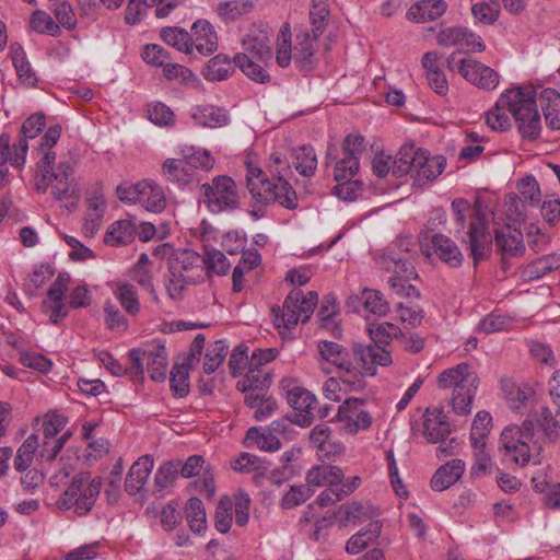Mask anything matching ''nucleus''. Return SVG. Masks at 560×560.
Returning <instances> with one entry per match:
<instances>
[{
    "instance_id": "1",
    "label": "nucleus",
    "mask_w": 560,
    "mask_h": 560,
    "mask_svg": "<svg viewBox=\"0 0 560 560\" xmlns=\"http://www.w3.org/2000/svg\"><path fill=\"white\" fill-rule=\"evenodd\" d=\"M560 438V409L552 416L551 411L541 408L537 423L533 420H524L522 425L506 427L500 436V448L505 456L522 466L530 460L540 463L539 454L545 440L556 442Z\"/></svg>"
},
{
    "instance_id": "2",
    "label": "nucleus",
    "mask_w": 560,
    "mask_h": 560,
    "mask_svg": "<svg viewBox=\"0 0 560 560\" xmlns=\"http://www.w3.org/2000/svg\"><path fill=\"white\" fill-rule=\"evenodd\" d=\"M536 92L532 86H518L501 94L494 107L487 112L486 122L494 131L511 127L510 113L524 139L536 140L541 131L540 115L536 105Z\"/></svg>"
},
{
    "instance_id": "3",
    "label": "nucleus",
    "mask_w": 560,
    "mask_h": 560,
    "mask_svg": "<svg viewBox=\"0 0 560 560\" xmlns=\"http://www.w3.org/2000/svg\"><path fill=\"white\" fill-rule=\"evenodd\" d=\"M451 207L457 233L462 234V243L467 245L474 264L477 265L489 256L492 246L485 207L479 198L476 199L474 206L464 198H456L452 201Z\"/></svg>"
},
{
    "instance_id": "4",
    "label": "nucleus",
    "mask_w": 560,
    "mask_h": 560,
    "mask_svg": "<svg viewBox=\"0 0 560 560\" xmlns=\"http://www.w3.org/2000/svg\"><path fill=\"white\" fill-rule=\"evenodd\" d=\"M269 171L271 179L259 167L247 164L246 185L253 199L261 205L278 202L290 210L298 208V195L285 178L291 172L290 165L280 158H275Z\"/></svg>"
},
{
    "instance_id": "5",
    "label": "nucleus",
    "mask_w": 560,
    "mask_h": 560,
    "mask_svg": "<svg viewBox=\"0 0 560 560\" xmlns=\"http://www.w3.org/2000/svg\"><path fill=\"white\" fill-rule=\"evenodd\" d=\"M349 370L342 374L346 390L358 392L365 387V376H374L377 366L392 364L390 352L381 346L354 343L349 351Z\"/></svg>"
},
{
    "instance_id": "6",
    "label": "nucleus",
    "mask_w": 560,
    "mask_h": 560,
    "mask_svg": "<svg viewBox=\"0 0 560 560\" xmlns=\"http://www.w3.org/2000/svg\"><path fill=\"white\" fill-rule=\"evenodd\" d=\"M446 166L442 155L430 156L427 151L413 144H404L395 159L393 175L400 177L411 174L419 186L440 176Z\"/></svg>"
},
{
    "instance_id": "7",
    "label": "nucleus",
    "mask_w": 560,
    "mask_h": 560,
    "mask_svg": "<svg viewBox=\"0 0 560 560\" xmlns=\"http://www.w3.org/2000/svg\"><path fill=\"white\" fill-rule=\"evenodd\" d=\"M440 388H453L452 406L457 415H468L471 411L479 378L467 363L444 370L438 378Z\"/></svg>"
},
{
    "instance_id": "8",
    "label": "nucleus",
    "mask_w": 560,
    "mask_h": 560,
    "mask_svg": "<svg viewBox=\"0 0 560 560\" xmlns=\"http://www.w3.org/2000/svg\"><path fill=\"white\" fill-rule=\"evenodd\" d=\"M201 264L202 257L191 249L179 252L170 260L165 279V290L170 299H180L187 284L202 279Z\"/></svg>"
},
{
    "instance_id": "9",
    "label": "nucleus",
    "mask_w": 560,
    "mask_h": 560,
    "mask_svg": "<svg viewBox=\"0 0 560 560\" xmlns=\"http://www.w3.org/2000/svg\"><path fill=\"white\" fill-rule=\"evenodd\" d=\"M318 294L308 291L304 294L293 289L284 300L282 308H272L273 323L281 334L292 330L299 322L305 323L314 312Z\"/></svg>"
},
{
    "instance_id": "10",
    "label": "nucleus",
    "mask_w": 560,
    "mask_h": 560,
    "mask_svg": "<svg viewBox=\"0 0 560 560\" xmlns=\"http://www.w3.org/2000/svg\"><path fill=\"white\" fill-rule=\"evenodd\" d=\"M101 488L102 479L100 477L91 479L90 472H79L58 499L57 505L61 510L73 508L77 514L84 515L94 506Z\"/></svg>"
},
{
    "instance_id": "11",
    "label": "nucleus",
    "mask_w": 560,
    "mask_h": 560,
    "mask_svg": "<svg viewBox=\"0 0 560 560\" xmlns=\"http://www.w3.org/2000/svg\"><path fill=\"white\" fill-rule=\"evenodd\" d=\"M202 201L211 213L233 211L240 205L236 183L229 176H217L200 186Z\"/></svg>"
},
{
    "instance_id": "12",
    "label": "nucleus",
    "mask_w": 560,
    "mask_h": 560,
    "mask_svg": "<svg viewBox=\"0 0 560 560\" xmlns=\"http://www.w3.org/2000/svg\"><path fill=\"white\" fill-rule=\"evenodd\" d=\"M74 167L70 162H59L56 172L47 180L45 188H36L39 192H46L49 188L52 197L69 211L77 208L80 200V189L73 177Z\"/></svg>"
},
{
    "instance_id": "13",
    "label": "nucleus",
    "mask_w": 560,
    "mask_h": 560,
    "mask_svg": "<svg viewBox=\"0 0 560 560\" xmlns=\"http://www.w3.org/2000/svg\"><path fill=\"white\" fill-rule=\"evenodd\" d=\"M447 68L457 70L463 78L483 90H494L499 84V73L492 68L472 58L456 60V52L447 58Z\"/></svg>"
},
{
    "instance_id": "14",
    "label": "nucleus",
    "mask_w": 560,
    "mask_h": 560,
    "mask_svg": "<svg viewBox=\"0 0 560 560\" xmlns=\"http://www.w3.org/2000/svg\"><path fill=\"white\" fill-rule=\"evenodd\" d=\"M61 137V126H50L44 136L40 138L39 143L36 148L37 161H36V188H45L47 180L51 176V173L56 172V152L54 147L57 144Z\"/></svg>"
},
{
    "instance_id": "15",
    "label": "nucleus",
    "mask_w": 560,
    "mask_h": 560,
    "mask_svg": "<svg viewBox=\"0 0 560 560\" xmlns=\"http://www.w3.org/2000/svg\"><path fill=\"white\" fill-rule=\"evenodd\" d=\"M129 358L132 363L130 375L143 380V363L145 362L152 381L162 382L166 378L168 360L164 347H156L154 350L150 351L131 349L129 351Z\"/></svg>"
},
{
    "instance_id": "16",
    "label": "nucleus",
    "mask_w": 560,
    "mask_h": 560,
    "mask_svg": "<svg viewBox=\"0 0 560 560\" xmlns=\"http://www.w3.org/2000/svg\"><path fill=\"white\" fill-rule=\"evenodd\" d=\"M382 266L394 273L388 279V284L396 295L407 299H418L420 296V292L416 287L409 283L410 279L417 278V273L410 262L387 256L382 259Z\"/></svg>"
},
{
    "instance_id": "17",
    "label": "nucleus",
    "mask_w": 560,
    "mask_h": 560,
    "mask_svg": "<svg viewBox=\"0 0 560 560\" xmlns=\"http://www.w3.org/2000/svg\"><path fill=\"white\" fill-rule=\"evenodd\" d=\"M364 399L350 397L339 406L336 419L341 424L342 431L354 435L371 427L372 416L364 409Z\"/></svg>"
},
{
    "instance_id": "18",
    "label": "nucleus",
    "mask_w": 560,
    "mask_h": 560,
    "mask_svg": "<svg viewBox=\"0 0 560 560\" xmlns=\"http://www.w3.org/2000/svg\"><path fill=\"white\" fill-rule=\"evenodd\" d=\"M280 386L285 394L288 404L301 416L302 419L299 423L310 424L313 419L316 397L291 377L282 378Z\"/></svg>"
},
{
    "instance_id": "19",
    "label": "nucleus",
    "mask_w": 560,
    "mask_h": 560,
    "mask_svg": "<svg viewBox=\"0 0 560 560\" xmlns=\"http://www.w3.org/2000/svg\"><path fill=\"white\" fill-rule=\"evenodd\" d=\"M70 277L67 273H59L47 291V296L42 303V310L49 315V322L59 324L68 316V306L63 302L65 293L68 290Z\"/></svg>"
},
{
    "instance_id": "20",
    "label": "nucleus",
    "mask_w": 560,
    "mask_h": 560,
    "mask_svg": "<svg viewBox=\"0 0 560 560\" xmlns=\"http://www.w3.org/2000/svg\"><path fill=\"white\" fill-rule=\"evenodd\" d=\"M161 168L165 180L178 188H184L198 180L197 171L185 155L180 159H166Z\"/></svg>"
},
{
    "instance_id": "21",
    "label": "nucleus",
    "mask_w": 560,
    "mask_h": 560,
    "mask_svg": "<svg viewBox=\"0 0 560 560\" xmlns=\"http://www.w3.org/2000/svg\"><path fill=\"white\" fill-rule=\"evenodd\" d=\"M318 35L307 30H301L295 35L293 60L302 70H312L316 63Z\"/></svg>"
},
{
    "instance_id": "22",
    "label": "nucleus",
    "mask_w": 560,
    "mask_h": 560,
    "mask_svg": "<svg viewBox=\"0 0 560 560\" xmlns=\"http://www.w3.org/2000/svg\"><path fill=\"white\" fill-rule=\"evenodd\" d=\"M189 35L191 37L192 50L196 49L200 55L209 56L218 49V34L209 21H196L191 26Z\"/></svg>"
},
{
    "instance_id": "23",
    "label": "nucleus",
    "mask_w": 560,
    "mask_h": 560,
    "mask_svg": "<svg viewBox=\"0 0 560 560\" xmlns=\"http://www.w3.org/2000/svg\"><path fill=\"white\" fill-rule=\"evenodd\" d=\"M495 246L504 262L508 258L521 256L525 250L523 234L510 226L502 228L495 232Z\"/></svg>"
},
{
    "instance_id": "24",
    "label": "nucleus",
    "mask_w": 560,
    "mask_h": 560,
    "mask_svg": "<svg viewBox=\"0 0 560 560\" xmlns=\"http://www.w3.org/2000/svg\"><path fill=\"white\" fill-rule=\"evenodd\" d=\"M501 389L509 408L514 412L523 413L528 401L534 397V389L528 384H515L509 378L501 380Z\"/></svg>"
},
{
    "instance_id": "25",
    "label": "nucleus",
    "mask_w": 560,
    "mask_h": 560,
    "mask_svg": "<svg viewBox=\"0 0 560 560\" xmlns=\"http://www.w3.org/2000/svg\"><path fill=\"white\" fill-rule=\"evenodd\" d=\"M153 466L154 462L150 455L141 456L131 465L125 481V488L129 494L135 495L143 489Z\"/></svg>"
},
{
    "instance_id": "26",
    "label": "nucleus",
    "mask_w": 560,
    "mask_h": 560,
    "mask_svg": "<svg viewBox=\"0 0 560 560\" xmlns=\"http://www.w3.org/2000/svg\"><path fill=\"white\" fill-rule=\"evenodd\" d=\"M450 432V423L443 411L427 409L423 415V434L427 436L428 442H443Z\"/></svg>"
},
{
    "instance_id": "27",
    "label": "nucleus",
    "mask_w": 560,
    "mask_h": 560,
    "mask_svg": "<svg viewBox=\"0 0 560 560\" xmlns=\"http://www.w3.org/2000/svg\"><path fill=\"white\" fill-rule=\"evenodd\" d=\"M244 50L257 61H267L271 58L270 37L261 30H250L242 40Z\"/></svg>"
},
{
    "instance_id": "28",
    "label": "nucleus",
    "mask_w": 560,
    "mask_h": 560,
    "mask_svg": "<svg viewBox=\"0 0 560 560\" xmlns=\"http://www.w3.org/2000/svg\"><path fill=\"white\" fill-rule=\"evenodd\" d=\"M190 117L196 125L205 128H220L230 121L225 109L214 105H198L191 108Z\"/></svg>"
},
{
    "instance_id": "29",
    "label": "nucleus",
    "mask_w": 560,
    "mask_h": 560,
    "mask_svg": "<svg viewBox=\"0 0 560 560\" xmlns=\"http://www.w3.org/2000/svg\"><path fill=\"white\" fill-rule=\"evenodd\" d=\"M332 162L335 163L334 178L336 182H350L360 167V161H357L353 156L343 155V158L338 159L337 148L329 144L326 152V164L330 165Z\"/></svg>"
},
{
    "instance_id": "30",
    "label": "nucleus",
    "mask_w": 560,
    "mask_h": 560,
    "mask_svg": "<svg viewBox=\"0 0 560 560\" xmlns=\"http://www.w3.org/2000/svg\"><path fill=\"white\" fill-rule=\"evenodd\" d=\"M465 462L462 459H452L442 465L431 479V487L435 491H444L452 487L465 471Z\"/></svg>"
},
{
    "instance_id": "31",
    "label": "nucleus",
    "mask_w": 560,
    "mask_h": 560,
    "mask_svg": "<svg viewBox=\"0 0 560 560\" xmlns=\"http://www.w3.org/2000/svg\"><path fill=\"white\" fill-rule=\"evenodd\" d=\"M446 9L444 0H421L409 8L407 19L416 23L434 21L442 16Z\"/></svg>"
},
{
    "instance_id": "32",
    "label": "nucleus",
    "mask_w": 560,
    "mask_h": 560,
    "mask_svg": "<svg viewBox=\"0 0 560 560\" xmlns=\"http://www.w3.org/2000/svg\"><path fill=\"white\" fill-rule=\"evenodd\" d=\"M345 478L342 469L328 464L312 467L306 475L307 485L311 487H339Z\"/></svg>"
},
{
    "instance_id": "33",
    "label": "nucleus",
    "mask_w": 560,
    "mask_h": 560,
    "mask_svg": "<svg viewBox=\"0 0 560 560\" xmlns=\"http://www.w3.org/2000/svg\"><path fill=\"white\" fill-rule=\"evenodd\" d=\"M137 233L136 224L129 219L113 222L104 235V243L108 246H125L133 242Z\"/></svg>"
},
{
    "instance_id": "34",
    "label": "nucleus",
    "mask_w": 560,
    "mask_h": 560,
    "mask_svg": "<svg viewBox=\"0 0 560 560\" xmlns=\"http://www.w3.org/2000/svg\"><path fill=\"white\" fill-rule=\"evenodd\" d=\"M431 244L434 254L450 267L457 268L462 265L463 254L452 238L443 234H434Z\"/></svg>"
},
{
    "instance_id": "35",
    "label": "nucleus",
    "mask_w": 560,
    "mask_h": 560,
    "mask_svg": "<svg viewBox=\"0 0 560 560\" xmlns=\"http://www.w3.org/2000/svg\"><path fill=\"white\" fill-rule=\"evenodd\" d=\"M141 187L139 203L150 212H162L166 207V198L163 188L155 182L149 179H143Z\"/></svg>"
},
{
    "instance_id": "36",
    "label": "nucleus",
    "mask_w": 560,
    "mask_h": 560,
    "mask_svg": "<svg viewBox=\"0 0 560 560\" xmlns=\"http://www.w3.org/2000/svg\"><path fill=\"white\" fill-rule=\"evenodd\" d=\"M236 63L234 58L228 55L219 54L212 57L202 70V75L208 81H223L233 74Z\"/></svg>"
},
{
    "instance_id": "37",
    "label": "nucleus",
    "mask_w": 560,
    "mask_h": 560,
    "mask_svg": "<svg viewBox=\"0 0 560 560\" xmlns=\"http://www.w3.org/2000/svg\"><path fill=\"white\" fill-rule=\"evenodd\" d=\"M318 351L322 359L336 366V369L342 374L346 373V370H349V351L346 350L341 345L335 341L323 340L318 342Z\"/></svg>"
},
{
    "instance_id": "38",
    "label": "nucleus",
    "mask_w": 560,
    "mask_h": 560,
    "mask_svg": "<svg viewBox=\"0 0 560 560\" xmlns=\"http://www.w3.org/2000/svg\"><path fill=\"white\" fill-rule=\"evenodd\" d=\"M560 268V255L550 254L537 258L529 262L522 270V277L525 280L532 281L537 280L546 276L547 273Z\"/></svg>"
},
{
    "instance_id": "39",
    "label": "nucleus",
    "mask_w": 560,
    "mask_h": 560,
    "mask_svg": "<svg viewBox=\"0 0 560 560\" xmlns=\"http://www.w3.org/2000/svg\"><path fill=\"white\" fill-rule=\"evenodd\" d=\"M381 529L382 525L378 521L371 522L366 528L358 532L348 539L346 551L350 555L360 553L378 538Z\"/></svg>"
},
{
    "instance_id": "40",
    "label": "nucleus",
    "mask_w": 560,
    "mask_h": 560,
    "mask_svg": "<svg viewBox=\"0 0 560 560\" xmlns=\"http://www.w3.org/2000/svg\"><path fill=\"white\" fill-rule=\"evenodd\" d=\"M254 8L252 0H229L219 2L215 12L223 22L229 23L249 14Z\"/></svg>"
},
{
    "instance_id": "41",
    "label": "nucleus",
    "mask_w": 560,
    "mask_h": 560,
    "mask_svg": "<svg viewBox=\"0 0 560 560\" xmlns=\"http://www.w3.org/2000/svg\"><path fill=\"white\" fill-rule=\"evenodd\" d=\"M353 302L362 304L364 315L385 316L389 311L388 303L384 300L383 294L374 290L364 289L359 298L352 299Z\"/></svg>"
},
{
    "instance_id": "42",
    "label": "nucleus",
    "mask_w": 560,
    "mask_h": 560,
    "mask_svg": "<svg viewBox=\"0 0 560 560\" xmlns=\"http://www.w3.org/2000/svg\"><path fill=\"white\" fill-rule=\"evenodd\" d=\"M38 447V436L36 434L28 435L16 451L13 459L14 469L19 472L27 470L31 467L34 457H37Z\"/></svg>"
},
{
    "instance_id": "43",
    "label": "nucleus",
    "mask_w": 560,
    "mask_h": 560,
    "mask_svg": "<svg viewBox=\"0 0 560 560\" xmlns=\"http://www.w3.org/2000/svg\"><path fill=\"white\" fill-rule=\"evenodd\" d=\"M10 56L19 79L27 85H34L36 77L26 58L23 47L18 43L11 44Z\"/></svg>"
},
{
    "instance_id": "44",
    "label": "nucleus",
    "mask_w": 560,
    "mask_h": 560,
    "mask_svg": "<svg viewBox=\"0 0 560 560\" xmlns=\"http://www.w3.org/2000/svg\"><path fill=\"white\" fill-rule=\"evenodd\" d=\"M272 383V374L268 370L247 371L243 378L237 382V389L241 392L259 390L265 392Z\"/></svg>"
},
{
    "instance_id": "45",
    "label": "nucleus",
    "mask_w": 560,
    "mask_h": 560,
    "mask_svg": "<svg viewBox=\"0 0 560 560\" xmlns=\"http://www.w3.org/2000/svg\"><path fill=\"white\" fill-rule=\"evenodd\" d=\"M125 312L130 316H137L141 306L136 288L130 283H120L113 292Z\"/></svg>"
},
{
    "instance_id": "46",
    "label": "nucleus",
    "mask_w": 560,
    "mask_h": 560,
    "mask_svg": "<svg viewBox=\"0 0 560 560\" xmlns=\"http://www.w3.org/2000/svg\"><path fill=\"white\" fill-rule=\"evenodd\" d=\"M254 59L255 58H250L246 52H240L234 56L236 67H238L246 77L258 83L268 82L270 80V75Z\"/></svg>"
},
{
    "instance_id": "47",
    "label": "nucleus",
    "mask_w": 560,
    "mask_h": 560,
    "mask_svg": "<svg viewBox=\"0 0 560 560\" xmlns=\"http://www.w3.org/2000/svg\"><path fill=\"white\" fill-rule=\"evenodd\" d=\"M368 332L374 346H381L383 348L389 345L394 338L402 336L400 328L388 322L370 324Z\"/></svg>"
},
{
    "instance_id": "48",
    "label": "nucleus",
    "mask_w": 560,
    "mask_h": 560,
    "mask_svg": "<svg viewBox=\"0 0 560 560\" xmlns=\"http://www.w3.org/2000/svg\"><path fill=\"white\" fill-rule=\"evenodd\" d=\"M186 518L192 532L201 534L207 528L203 503L198 498H190L186 503Z\"/></svg>"
},
{
    "instance_id": "49",
    "label": "nucleus",
    "mask_w": 560,
    "mask_h": 560,
    "mask_svg": "<svg viewBox=\"0 0 560 560\" xmlns=\"http://www.w3.org/2000/svg\"><path fill=\"white\" fill-rule=\"evenodd\" d=\"M162 39L170 46L185 54L192 52L191 37L180 27H165L161 31Z\"/></svg>"
},
{
    "instance_id": "50",
    "label": "nucleus",
    "mask_w": 560,
    "mask_h": 560,
    "mask_svg": "<svg viewBox=\"0 0 560 560\" xmlns=\"http://www.w3.org/2000/svg\"><path fill=\"white\" fill-rule=\"evenodd\" d=\"M295 170L304 177H312L317 168L315 150L310 145H303L295 153Z\"/></svg>"
},
{
    "instance_id": "51",
    "label": "nucleus",
    "mask_w": 560,
    "mask_h": 560,
    "mask_svg": "<svg viewBox=\"0 0 560 560\" xmlns=\"http://www.w3.org/2000/svg\"><path fill=\"white\" fill-rule=\"evenodd\" d=\"M491 422L492 417L488 411L482 410L475 416L470 430L471 446L486 445Z\"/></svg>"
},
{
    "instance_id": "52",
    "label": "nucleus",
    "mask_w": 560,
    "mask_h": 560,
    "mask_svg": "<svg viewBox=\"0 0 560 560\" xmlns=\"http://www.w3.org/2000/svg\"><path fill=\"white\" fill-rule=\"evenodd\" d=\"M293 59V48L291 45V31L289 24H284L277 37V63L285 68Z\"/></svg>"
},
{
    "instance_id": "53",
    "label": "nucleus",
    "mask_w": 560,
    "mask_h": 560,
    "mask_svg": "<svg viewBox=\"0 0 560 560\" xmlns=\"http://www.w3.org/2000/svg\"><path fill=\"white\" fill-rule=\"evenodd\" d=\"M229 346L224 340H217L209 346L205 355L203 371L207 374L213 373L224 361Z\"/></svg>"
},
{
    "instance_id": "54",
    "label": "nucleus",
    "mask_w": 560,
    "mask_h": 560,
    "mask_svg": "<svg viewBox=\"0 0 560 560\" xmlns=\"http://www.w3.org/2000/svg\"><path fill=\"white\" fill-rule=\"evenodd\" d=\"M52 276L54 269L49 265L36 266L25 279L24 291L30 295H34Z\"/></svg>"
},
{
    "instance_id": "55",
    "label": "nucleus",
    "mask_w": 560,
    "mask_h": 560,
    "mask_svg": "<svg viewBox=\"0 0 560 560\" xmlns=\"http://www.w3.org/2000/svg\"><path fill=\"white\" fill-rule=\"evenodd\" d=\"M189 363L175 364L171 371V388L175 395L185 397L189 393Z\"/></svg>"
},
{
    "instance_id": "56",
    "label": "nucleus",
    "mask_w": 560,
    "mask_h": 560,
    "mask_svg": "<svg viewBox=\"0 0 560 560\" xmlns=\"http://www.w3.org/2000/svg\"><path fill=\"white\" fill-rule=\"evenodd\" d=\"M202 264L206 265L208 272L224 276L230 269V262L225 255L215 248H206Z\"/></svg>"
},
{
    "instance_id": "57",
    "label": "nucleus",
    "mask_w": 560,
    "mask_h": 560,
    "mask_svg": "<svg viewBox=\"0 0 560 560\" xmlns=\"http://www.w3.org/2000/svg\"><path fill=\"white\" fill-rule=\"evenodd\" d=\"M30 25L33 31L40 34H48L51 36H59L60 34L59 25L55 23L50 15L40 10L33 12Z\"/></svg>"
},
{
    "instance_id": "58",
    "label": "nucleus",
    "mask_w": 560,
    "mask_h": 560,
    "mask_svg": "<svg viewBox=\"0 0 560 560\" xmlns=\"http://www.w3.org/2000/svg\"><path fill=\"white\" fill-rule=\"evenodd\" d=\"M313 493L314 491L310 488L308 485L292 486L289 491L284 493L280 505L285 510L293 509L304 503L308 498L312 497Z\"/></svg>"
},
{
    "instance_id": "59",
    "label": "nucleus",
    "mask_w": 560,
    "mask_h": 560,
    "mask_svg": "<svg viewBox=\"0 0 560 560\" xmlns=\"http://www.w3.org/2000/svg\"><path fill=\"white\" fill-rule=\"evenodd\" d=\"M329 14L327 4L324 0H313L310 10L311 33L320 36L326 27V19Z\"/></svg>"
},
{
    "instance_id": "60",
    "label": "nucleus",
    "mask_w": 560,
    "mask_h": 560,
    "mask_svg": "<svg viewBox=\"0 0 560 560\" xmlns=\"http://www.w3.org/2000/svg\"><path fill=\"white\" fill-rule=\"evenodd\" d=\"M104 314L105 324L108 329L116 331H126L128 329V319L112 301L105 302Z\"/></svg>"
},
{
    "instance_id": "61",
    "label": "nucleus",
    "mask_w": 560,
    "mask_h": 560,
    "mask_svg": "<svg viewBox=\"0 0 560 560\" xmlns=\"http://www.w3.org/2000/svg\"><path fill=\"white\" fill-rule=\"evenodd\" d=\"M182 466L180 460L176 462H166L163 465H161L154 476V481L156 487L159 488H166L171 486L176 478L178 477L179 467Z\"/></svg>"
},
{
    "instance_id": "62",
    "label": "nucleus",
    "mask_w": 560,
    "mask_h": 560,
    "mask_svg": "<svg viewBox=\"0 0 560 560\" xmlns=\"http://www.w3.org/2000/svg\"><path fill=\"white\" fill-rule=\"evenodd\" d=\"M517 189L522 198L527 201L530 206L536 207L540 203L541 192L539 184L533 176L522 178L517 183Z\"/></svg>"
},
{
    "instance_id": "63",
    "label": "nucleus",
    "mask_w": 560,
    "mask_h": 560,
    "mask_svg": "<svg viewBox=\"0 0 560 560\" xmlns=\"http://www.w3.org/2000/svg\"><path fill=\"white\" fill-rule=\"evenodd\" d=\"M148 118L158 126H170L174 122V113L165 104L156 102L149 105Z\"/></svg>"
},
{
    "instance_id": "64",
    "label": "nucleus",
    "mask_w": 560,
    "mask_h": 560,
    "mask_svg": "<svg viewBox=\"0 0 560 560\" xmlns=\"http://www.w3.org/2000/svg\"><path fill=\"white\" fill-rule=\"evenodd\" d=\"M544 220L553 226L560 218V198L558 195H547L540 207Z\"/></svg>"
}]
</instances>
